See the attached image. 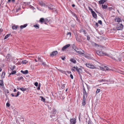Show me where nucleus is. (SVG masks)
Returning a JSON list of instances; mask_svg holds the SVG:
<instances>
[{"label": "nucleus", "instance_id": "de8ad7c7", "mask_svg": "<svg viewBox=\"0 0 124 124\" xmlns=\"http://www.w3.org/2000/svg\"><path fill=\"white\" fill-rule=\"evenodd\" d=\"M20 120L21 121H23V122L24 121V119L23 118H20Z\"/></svg>", "mask_w": 124, "mask_h": 124}, {"label": "nucleus", "instance_id": "5fc2aeb1", "mask_svg": "<svg viewBox=\"0 0 124 124\" xmlns=\"http://www.w3.org/2000/svg\"><path fill=\"white\" fill-rule=\"evenodd\" d=\"M76 20L79 23H80V21L79 19H78V17L76 18Z\"/></svg>", "mask_w": 124, "mask_h": 124}, {"label": "nucleus", "instance_id": "473e14b6", "mask_svg": "<svg viewBox=\"0 0 124 124\" xmlns=\"http://www.w3.org/2000/svg\"><path fill=\"white\" fill-rule=\"evenodd\" d=\"M5 72H3L1 76L3 77V78H4L5 76Z\"/></svg>", "mask_w": 124, "mask_h": 124}, {"label": "nucleus", "instance_id": "4d7b16f0", "mask_svg": "<svg viewBox=\"0 0 124 124\" xmlns=\"http://www.w3.org/2000/svg\"><path fill=\"white\" fill-rule=\"evenodd\" d=\"M72 48L74 49V48H76V47L75 46V45L74 44H73V45H72Z\"/></svg>", "mask_w": 124, "mask_h": 124}, {"label": "nucleus", "instance_id": "a19ab883", "mask_svg": "<svg viewBox=\"0 0 124 124\" xmlns=\"http://www.w3.org/2000/svg\"><path fill=\"white\" fill-rule=\"evenodd\" d=\"M100 90L99 89H97V90L96 91V93H98L100 91Z\"/></svg>", "mask_w": 124, "mask_h": 124}, {"label": "nucleus", "instance_id": "f03ea898", "mask_svg": "<svg viewBox=\"0 0 124 124\" xmlns=\"http://www.w3.org/2000/svg\"><path fill=\"white\" fill-rule=\"evenodd\" d=\"M83 96H85L86 97H87L88 96V94L87 93L86 90H85V87L84 85H83Z\"/></svg>", "mask_w": 124, "mask_h": 124}, {"label": "nucleus", "instance_id": "4be33fe9", "mask_svg": "<svg viewBox=\"0 0 124 124\" xmlns=\"http://www.w3.org/2000/svg\"><path fill=\"white\" fill-rule=\"evenodd\" d=\"M0 85L2 86H4V84L3 80H0Z\"/></svg>", "mask_w": 124, "mask_h": 124}, {"label": "nucleus", "instance_id": "39448f33", "mask_svg": "<svg viewBox=\"0 0 124 124\" xmlns=\"http://www.w3.org/2000/svg\"><path fill=\"white\" fill-rule=\"evenodd\" d=\"M70 44L66 45L62 47V51H64L67 48L70 46Z\"/></svg>", "mask_w": 124, "mask_h": 124}, {"label": "nucleus", "instance_id": "2f4dec72", "mask_svg": "<svg viewBox=\"0 0 124 124\" xmlns=\"http://www.w3.org/2000/svg\"><path fill=\"white\" fill-rule=\"evenodd\" d=\"M86 101H82V104L83 106H85L86 104Z\"/></svg>", "mask_w": 124, "mask_h": 124}, {"label": "nucleus", "instance_id": "58836bf2", "mask_svg": "<svg viewBox=\"0 0 124 124\" xmlns=\"http://www.w3.org/2000/svg\"><path fill=\"white\" fill-rule=\"evenodd\" d=\"M67 35H70V37H71V33L70 32H69L67 33Z\"/></svg>", "mask_w": 124, "mask_h": 124}, {"label": "nucleus", "instance_id": "052dcab7", "mask_svg": "<svg viewBox=\"0 0 124 124\" xmlns=\"http://www.w3.org/2000/svg\"><path fill=\"white\" fill-rule=\"evenodd\" d=\"M6 106L8 107H9L10 106V104L9 103H6Z\"/></svg>", "mask_w": 124, "mask_h": 124}, {"label": "nucleus", "instance_id": "0e129e2a", "mask_svg": "<svg viewBox=\"0 0 124 124\" xmlns=\"http://www.w3.org/2000/svg\"><path fill=\"white\" fill-rule=\"evenodd\" d=\"M83 101H86L85 98V96H83Z\"/></svg>", "mask_w": 124, "mask_h": 124}, {"label": "nucleus", "instance_id": "c9c22d12", "mask_svg": "<svg viewBox=\"0 0 124 124\" xmlns=\"http://www.w3.org/2000/svg\"><path fill=\"white\" fill-rule=\"evenodd\" d=\"M23 77L21 76L19 78H18V81H20L21 79H23Z\"/></svg>", "mask_w": 124, "mask_h": 124}, {"label": "nucleus", "instance_id": "603ef678", "mask_svg": "<svg viewBox=\"0 0 124 124\" xmlns=\"http://www.w3.org/2000/svg\"><path fill=\"white\" fill-rule=\"evenodd\" d=\"M34 85L36 86H38V83L37 82H35L34 84Z\"/></svg>", "mask_w": 124, "mask_h": 124}, {"label": "nucleus", "instance_id": "9b49d317", "mask_svg": "<svg viewBox=\"0 0 124 124\" xmlns=\"http://www.w3.org/2000/svg\"><path fill=\"white\" fill-rule=\"evenodd\" d=\"M21 72L24 74H26L28 73V71L27 70H26L25 71L21 70Z\"/></svg>", "mask_w": 124, "mask_h": 124}, {"label": "nucleus", "instance_id": "338daca9", "mask_svg": "<svg viewBox=\"0 0 124 124\" xmlns=\"http://www.w3.org/2000/svg\"><path fill=\"white\" fill-rule=\"evenodd\" d=\"M3 29L2 28H0V33H1V32L3 31Z\"/></svg>", "mask_w": 124, "mask_h": 124}, {"label": "nucleus", "instance_id": "4c0bfd02", "mask_svg": "<svg viewBox=\"0 0 124 124\" xmlns=\"http://www.w3.org/2000/svg\"><path fill=\"white\" fill-rule=\"evenodd\" d=\"M85 84L86 86L87 87V89L88 90V91H89V90L90 88V86H89L86 83H85Z\"/></svg>", "mask_w": 124, "mask_h": 124}, {"label": "nucleus", "instance_id": "6ab92c4d", "mask_svg": "<svg viewBox=\"0 0 124 124\" xmlns=\"http://www.w3.org/2000/svg\"><path fill=\"white\" fill-rule=\"evenodd\" d=\"M45 21V19L43 18H41L39 20L40 23H43Z\"/></svg>", "mask_w": 124, "mask_h": 124}, {"label": "nucleus", "instance_id": "c756f323", "mask_svg": "<svg viewBox=\"0 0 124 124\" xmlns=\"http://www.w3.org/2000/svg\"><path fill=\"white\" fill-rule=\"evenodd\" d=\"M16 70H14V71H12L11 72V73H10L9 75H11V74H15L16 73Z\"/></svg>", "mask_w": 124, "mask_h": 124}, {"label": "nucleus", "instance_id": "864d4df0", "mask_svg": "<svg viewBox=\"0 0 124 124\" xmlns=\"http://www.w3.org/2000/svg\"><path fill=\"white\" fill-rule=\"evenodd\" d=\"M21 9V8L20 7H18L16 9V11L17 12L18 10H20Z\"/></svg>", "mask_w": 124, "mask_h": 124}, {"label": "nucleus", "instance_id": "7ed1b4c3", "mask_svg": "<svg viewBox=\"0 0 124 124\" xmlns=\"http://www.w3.org/2000/svg\"><path fill=\"white\" fill-rule=\"evenodd\" d=\"M58 52L57 51H53L52 53L50 54V56H54L57 54Z\"/></svg>", "mask_w": 124, "mask_h": 124}, {"label": "nucleus", "instance_id": "6e6552de", "mask_svg": "<svg viewBox=\"0 0 124 124\" xmlns=\"http://www.w3.org/2000/svg\"><path fill=\"white\" fill-rule=\"evenodd\" d=\"M80 32H83L84 34H85V36H86V34H87V32L85 30L83 29H82L80 30L79 31Z\"/></svg>", "mask_w": 124, "mask_h": 124}, {"label": "nucleus", "instance_id": "8fccbe9b", "mask_svg": "<svg viewBox=\"0 0 124 124\" xmlns=\"http://www.w3.org/2000/svg\"><path fill=\"white\" fill-rule=\"evenodd\" d=\"M98 23L100 24H102V22L101 20H99L98 21Z\"/></svg>", "mask_w": 124, "mask_h": 124}, {"label": "nucleus", "instance_id": "393cba45", "mask_svg": "<svg viewBox=\"0 0 124 124\" xmlns=\"http://www.w3.org/2000/svg\"><path fill=\"white\" fill-rule=\"evenodd\" d=\"M93 45L94 46H95L96 47H99V45L97 44L96 43H93Z\"/></svg>", "mask_w": 124, "mask_h": 124}, {"label": "nucleus", "instance_id": "69168bd1", "mask_svg": "<svg viewBox=\"0 0 124 124\" xmlns=\"http://www.w3.org/2000/svg\"><path fill=\"white\" fill-rule=\"evenodd\" d=\"M104 68H106V70H109V68H108L107 67L105 66V67H104Z\"/></svg>", "mask_w": 124, "mask_h": 124}, {"label": "nucleus", "instance_id": "aec40b11", "mask_svg": "<svg viewBox=\"0 0 124 124\" xmlns=\"http://www.w3.org/2000/svg\"><path fill=\"white\" fill-rule=\"evenodd\" d=\"M39 4L41 6H45V4L43 3L42 1H40L39 2Z\"/></svg>", "mask_w": 124, "mask_h": 124}, {"label": "nucleus", "instance_id": "f257e3e1", "mask_svg": "<svg viewBox=\"0 0 124 124\" xmlns=\"http://www.w3.org/2000/svg\"><path fill=\"white\" fill-rule=\"evenodd\" d=\"M123 27V25L121 24H120L119 25H117V26L116 27V29L117 30H122Z\"/></svg>", "mask_w": 124, "mask_h": 124}, {"label": "nucleus", "instance_id": "a878e982", "mask_svg": "<svg viewBox=\"0 0 124 124\" xmlns=\"http://www.w3.org/2000/svg\"><path fill=\"white\" fill-rule=\"evenodd\" d=\"M34 27L36 29H39V25L38 24H36L34 25Z\"/></svg>", "mask_w": 124, "mask_h": 124}, {"label": "nucleus", "instance_id": "e2e57ef3", "mask_svg": "<svg viewBox=\"0 0 124 124\" xmlns=\"http://www.w3.org/2000/svg\"><path fill=\"white\" fill-rule=\"evenodd\" d=\"M38 61H40L41 62L42 61V60L41 59V58L40 57H39L38 58Z\"/></svg>", "mask_w": 124, "mask_h": 124}, {"label": "nucleus", "instance_id": "ddd939ff", "mask_svg": "<svg viewBox=\"0 0 124 124\" xmlns=\"http://www.w3.org/2000/svg\"><path fill=\"white\" fill-rule=\"evenodd\" d=\"M107 0H101L99 1V4H103Z\"/></svg>", "mask_w": 124, "mask_h": 124}, {"label": "nucleus", "instance_id": "ea45409f", "mask_svg": "<svg viewBox=\"0 0 124 124\" xmlns=\"http://www.w3.org/2000/svg\"><path fill=\"white\" fill-rule=\"evenodd\" d=\"M109 57H110V58H112V59H113L114 60L116 61H117V60H116L115 58H114L113 57L111 56H109Z\"/></svg>", "mask_w": 124, "mask_h": 124}, {"label": "nucleus", "instance_id": "f3484780", "mask_svg": "<svg viewBox=\"0 0 124 124\" xmlns=\"http://www.w3.org/2000/svg\"><path fill=\"white\" fill-rule=\"evenodd\" d=\"M76 70L77 71L78 74L80 73V71H81L82 70L80 68H78L77 67H76Z\"/></svg>", "mask_w": 124, "mask_h": 124}, {"label": "nucleus", "instance_id": "c03bdc74", "mask_svg": "<svg viewBox=\"0 0 124 124\" xmlns=\"http://www.w3.org/2000/svg\"><path fill=\"white\" fill-rule=\"evenodd\" d=\"M42 64L44 66H45L46 65V63L44 62H42Z\"/></svg>", "mask_w": 124, "mask_h": 124}, {"label": "nucleus", "instance_id": "72a5a7b5", "mask_svg": "<svg viewBox=\"0 0 124 124\" xmlns=\"http://www.w3.org/2000/svg\"><path fill=\"white\" fill-rule=\"evenodd\" d=\"M20 90L22 91H24L26 90V88H24L23 87H21Z\"/></svg>", "mask_w": 124, "mask_h": 124}, {"label": "nucleus", "instance_id": "680f3d73", "mask_svg": "<svg viewBox=\"0 0 124 124\" xmlns=\"http://www.w3.org/2000/svg\"><path fill=\"white\" fill-rule=\"evenodd\" d=\"M74 50H75L76 52H77V51H78V49L77 48H74Z\"/></svg>", "mask_w": 124, "mask_h": 124}, {"label": "nucleus", "instance_id": "49530a36", "mask_svg": "<svg viewBox=\"0 0 124 124\" xmlns=\"http://www.w3.org/2000/svg\"><path fill=\"white\" fill-rule=\"evenodd\" d=\"M108 9L110 11L112 10L113 9V8L111 7H108Z\"/></svg>", "mask_w": 124, "mask_h": 124}, {"label": "nucleus", "instance_id": "5701e85b", "mask_svg": "<svg viewBox=\"0 0 124 124\" xmlns=\"http://www.w3.org/2000/svg\"><path fill=\"white\" fill-rule=\"evenodd\" d=\"M2 88H3V89L4 90V89H5V92L6 93H9V91L8 90H7V89L6 90L5 88V87H4L3 86Z\"/></svg>", "mask_w": 124, "mask_h": 124}, {"label": "nucleus", "instance_id": "0eeeda50", "mask_svg": "<svg viewBox=\"0 0 124 124\" xmlns=\"http://www.w3.org/2000/svg\"><path fill=\"white\" fill-rule=\"evenodd\" d=\"M96 53L99 55L103 56V52L102 51H100L99 50L96 51Z\"/></svg>", "mask_w": 124, "mask_h": 124}, {"label": "nucleus", "instance_id": "1a4fd4ad", "mask_svg": "<svg viewBox=\"0 0 124 124\" xmlns=\"http://www.w3.org/2000/svg\"><path fill=\"white\" fill-rule=\"evenodd\" d=\"M27 24H24L23 25H21L20 26V30L22 29L23 28H25L27 25Z\"/></svg>", "mask_w": 124, "mask_h": 124}, {"label": "nucleus", "instance_id": "412c9836", "mask_svg": "<svg viewBox=\"0 0 124 124\" xmlns=\"http://www.w3.org/2000/svg\"><path fill=\"white\" fill-rule=\"evenodd\" d=\"M70 61L71 62H73L74 63H75L76 62V60L73 58L71 59L70 60Z\"/></svg>", "mask_w": 124, "mask_h": 124}, {"label": "nucleus", "instance_id": "e433bc0d", "mask_svg": "<svg viewBox=\"0 0 124 124\" xmlns=\"http://www.w3.org/2000/svg\"><path fill=\"white\" fill-rule=\"evenodd\" d=\"M91 64L89 63H86L85 64H86V66L89 68L90 67V65H91Z\"/></svg>", "mask_w": 124, "mask_h": 124}, {"label": "nucleus", "instance_id": "bb28decb", "mask_svg": "<svg viewBox=\"0 0 124 124\" xmlns=\"http://www.w3.org/2000/svg\"><path fill=\"white\" fill-rule=\"evenodd\" d=\"M11 34H9L7 35L5 37L4 39H5L8 37Z\"/></svg>", "mask_w": 124, "mask_h": 124}, {"label": "nucleus", "instance_id": "3c124183", "mask_svg": "<svg viewBox=\"0 0 124 124\" xmlns=\"http://www.w3.org/2000/svg\"><path fill=\"white\" fill-rule=\"evenodd\" d=\"M44 22H46L47 23H48L49 22V21L46 18L45 19Z\"/></svg>", "mask_w": 124, "mask_h": 124}, {"label": "nucleus", "instance_id": "a211bd4d", "mask_svg": "<svg viewBox=\"0 0 124 124\" xmlns=\"http://www.w3.org/2000/svg\"><path fill=\"white\" fill-rule=\"evenodd\" d=\"M18 25H14L12 26V29L13 30H16L17 29Z\"/></svg>", "mask_w": 124, "mask_h": 124}, {"label": "nucleus", "instance_id": "6e6d98bb", "mask_svg": "<svg viewBox=\"0 0 124 124\" xmlns=\"http://www.w3.org/2000/svg\"><path fill=\"white\" fill-rule=\"evenodd\" d=\"M90 37L89 36H87V39L88 40H89L90 39Z\"/></svg>", "mask_w": 124, "mask_h": 124}, {"label": "nucleus", "instance_id": "9d476101", "mask_svg": "<svg viewBox=\"0 0 124 124\" xmlns=\"http://www.w3.org/2000/svg\"><path fill=\"white\" fill-rule=\"evenodd\" d=\"M93 17L94 18H96L97 15L96 13L94 12H93L92 13Z\"/></svg>", "mask_w": 124, "mask_h": 124}, {"label": "nucleus", "instance_id": "09e8293b", "mask_svg": "<svg viewBox=\"0 0 124 124\" xmlns=\"http://www.w3.org/2000/svg\"><path fill=\"white\" fill-rule=\"evenodd\" d=\"M15 67V66H14L13 67H11V69L13 71V70H14Z\"/></svg>", "mask_w": 124, "mask_h": 124}, {"label": "nucleus", "instance_id": "4468645a", "mask_svg": "<svg viewBox=\"0 0 124 124\" xmlns=\"http://www.w3.org/2000/svg\"><path fill=\"white\" fill-rule=\"evenodd\" d=\"M76 39L77 41L80 42L81 41V40L79 37H78V36H76Z\"/></svg>", "mask_w": 124, "mask_h": 124}, {"label": "nucleus", "instance_id": "2eb2a0df", "mask_svg": "<svg viewBox=\"0 0 124 124\" xmlns=\"http://www.w3.org/2000/svg\"><path fill=\"white\" fill-rule=\"evenodd\" d=\"M82 52L80 51H77V53L80 54H84V51L82 50Z\"/></svg>", "mask_w": 124, "mask_h": 124}, {"label": "nucleus", "instance_id": "bf43d9fd", "mask_svg": "<svg viewBox=\"0 0 124 124\" xmlns=\"http://www.w3.org/2000/svg\"><path fill=\"white\" fill-rule=\"evenodd\" d=\"M70 78L72 79H73V75L71 74L70 75Z\"/></svg>", "mask_w": 124, "mask_h": 124}, {"label": "nucleus", "instance_id": "f8f14e48", "mask_svg": "<svg viewBox=\"0 0 124 124\" xmlns=\"http://www.w3.org/2000/svg\"><path fill=\"white\" fill-rule=\"evenodd\" d=\"M20 93H21L20 92L18 91L16 95H14L13 93L11 94V95L13 97L15 96V97H17L19 96V94H20Z\"/></svg>", "mask_w": 124, "mask_h": 124}, {"label": "nucleus", "instance_id": "423d86ee", "mask_svg": "<svg viewBox=\"0 0 124 124\" xmlns=\"http://www.w3.org/2000/svg\"><path fill=\"white\" fill-rule=\"evenodd\" d=\"M114 20L116 22H121V20L119 17H116L114 19Z\"/></svg>", "mask_w": 124, "mask_h": 124}, {"label": "nucleus", "instance_id": "13d9d810", "mask_svg": "<svg viewBox=\"0 0 124 124\" xmlns=\"http://www.w3.org/2000/svg\"><path fill=\"white\" fill-rule=\"evenodd\" d=\"M103 55H107V56H108L109 55L108 54H107L106 53H103Z\"/></svg>", "mask_w": 124, "mask_h": 124}, {"label": "nucleus", "instance_id": "20e7f679", "mask_svg": "<svg viewBox=\"0 0 124 124\" xmlns=\"http://www.w3.org/2000/svg\"><path fill=\"white\" fill-rule=\"evenodd\" d=\"M70 124H75L76 120L75 118L71 119L70 120Z\"/></svg>", "mask_w": 124, "mask_h": 124}, {"label": "nucleus", "instance_id": "dca6fc26", "mask_svg": "<svg viewBox=\"0 0 124 124\" xmlns=\"http://www.w3.org/2000/svg\"><path fill=\"white\" fill-rule=\"evenodd\" d=\"M52 113L54 114H55L57 112V110L54 108H53V110L52 111Z\"/></svg>", "mask_w": 124, "mask_h": 124}, {"label": "nucleus", "instance_id": "774afa93", "mask_svg": "<svg viewBox=\"0 0 124 124\" xmlns=\"http://www.w3.org/2000/svg\"><path fill=\"white\" fill-rule=\"evenodd\" d=\"M73 15H74V16H75L76 18L78 17L77 15L75 13H74L73 14Z\"/></svg>", "mask_w": 124, "mask_h": 124}, {"label": "nucleus", "instance_id": "cd10ccee", "mask_svg": "<svg viewBox=\"0 0 124 124\" xmlns=\"http://www.w3.org/2000/svg\"><path fill=\"white\" fill-rule=\"evenodd\" d=\"M40 97L41 98V101H42L44 102L45 101V99L43 97L41 96Z\"/></svg>", "mask_w": 124, "mask_h": 124}, {"label": "nucleus", "instance_id": "b1692460", "mask_svg": "<svg viewBox=\"0 0 124 124\" xmlns=\"http://www.w3.org/2000/svg\"><path fill=\"white\" fill-rule=\"evenodd\" d=\"M102 6L103 8L104 9L108 7L107 5V4H105L104 5H102Z\"/></svg>", "mask_w": 124, "mask_h": 124}, {"label": "nucleus", "instance_id": "37998d69", "mask_svg": "<svg viewBox=\"0 0 124 124\" xmlns=\"http://www.w3.org/2000/svg\"><path fill=\"white\" fill-rule=\"evenodd\" d=\"M10 57V55L9 54H7V55L6 56V58L7 59H8Z\"/></svg>", "mask_w": 124, "mask_h": 124}, {"label": "nucleus", "instance_id": "7c9ffc66", "mask_svg": "<svg viewBox=\"0 0 124 124\" xmlns=\"http://www.w3.org/2000/svg\"><path fill=\"white\" fill-rule=\"evenodd\" d=\"M28 62V61L26 60H23L22 63L23 64H26Z\"/></svg>", "mask_w": 124, "mask_h": 124}, {"label": "nucleus", "instance_id": "f704fd0d", "mask_svg": "<svg viewBox=\"0 0 124 124\" xmlns=\"http://www.w3.org/2000/svg\"><path fill=\"white\" fill-rule=\"evenodd\" d=\"M88 8L91 11L92 13L94 11H93V9L91 8L90 7L88 6Z\"/></svg>", "mask_w": 124, "mask_h": 124}, {"label": "nucleus", "instance_id": "c85d7f7f", "mask_svg": "<svg viewBox=\"0 0 124 124\" xmlns=\"http://www.w3.org/2000/svg\"><path fill=\"white\" fill-rule=\"evenodd\" d=\"M89 68L92 69H94L95 68V67L93 65L91 64Z\"/></svg>", "mask_w": 124, "mask_h": 124}, {"label": "nucleus", "instance_id": "a18cd8bd", "mask_svg": "<svg viewBox=\"0 0 124 124\" xmlns=\"http://www.w3.org/2000/svg\"><path fill=\"white\" fill-rule=\"evenodd\" d=\"M92 122L91 120L88 121V124H92Z\"/></svg>", "mask_w": 124, "mask_h": 124}, {"label": "nucleus", "instance_id": "79ce46f5", "mask_svg": "<svg viewBox=\"0 0 124 124\" xmlns=\"http://www.w3.org/2000/svg\"><path fill=\"white\" fill-rule=\"evenodd\" d=\"M99 47H100L101 48L104 49L105 48V47L104 46H103V45H99Z\"/></svg>", "mask_w": 124, "mask_h": 124}]
</instances>
